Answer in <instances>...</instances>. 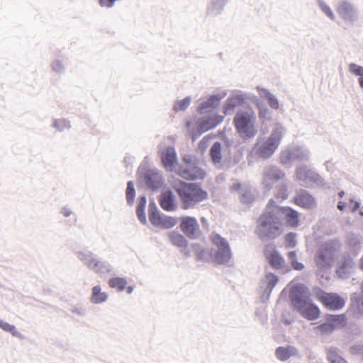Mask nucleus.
<instances>
[{
	"instance_id": "f257e3e1",
	"label": "nucleus",
	"mask_w": 363,
	"mask_h": 363,
	"mask_svg": "<svg viewBox=\"0 0 363 363\" xmlns=\"http://www.w3.org/2000/svg\"><path fill=\"white\" fill-rule=\"evenodd\" d=\"M256 234L263 242L278 238L283 232V223L279 218L274 199H270L264 211L257 220Z\"/></svg>"
},
{
	"instance_id": "f03ea898",
	"label": "nucleus",
	"mask_w": 363,
	"mask_h": 363,
	"mask_svg": "<svg viewBox=\"0 0 363 363\" xmlns=\"http://www.w3.org/2000/svg\"><path fill=\"white\" fill-rule=\"evenodd\" d=\"M182 208L187 210L194 208L198 203L208 198V193L203 190L199 183L180 182L177 188Z\"/></svg>"
},
{
	"instance_id": "7ed1b4c3",
	"label": "nucleus",
	"mask_w": 363,
	"mask_h": 363,
	"mask_svg": "<svg viewBox=\"0 0 363 363\" xmlns=\"http://www.w3.org/2000/svg\"><path fill=\"white\" fill-rule=\"evenodd\" d=\"M257 116L251 106L239 110L235 115L233 123L240 137L243 139L253 138L257 133L256 128Z\"/></svg>"
},
{
	"instance_id": "20e7f679",
	"label": "nucleus",
	"mask_w": 363,
	"mask_h": 363,
	"mask_svg": "<svg viewBox=\"0 0 363 363\" xmlns=\"http://www.w3.org/2000/svg\"><path fill=\"white\" fill-rule=\"evenodd\" d=\"M285 132V128L277 123L268 138L262 145L255 147L259 157L263 159L269 158L280 145Z\"/></svg>"
},
{
	"instance_id": "39448f33",
	"label": "nucleus",
	"mask_w": 363,
	"mask_h": 363,
	"mask_svg": "<svg viewBox=\"0 0 363 363\" xmlns=\"http://www.w3.org/2000/svg\"><path fill=\"white\" fill-rule=\"evenodd\" d=\"M77 256L90 270L101 276L111 274L113 270L109 262L96 259L91 252H77Z\"/></svg>"
},
{
	"instance_id": "423d86ee",
	"label": "nucleus",
	"mask_w": 363,
	"mask_h": 363,
	"mask_svg": "<svg viewBox=\"0 0 363 363\" xmlns=\"http://www.w3.org/2000/svg\"><path fill=\"white\" fill-rule=\"evenodd\" d=\"M211 239L217 248L214 255L215 262L218 264H227L233 256L228 240L217 233L212 234Z\"/></svg>"
},
{
	"instance_id": "0eeeda50",
	"label": "nucleus",
	"mask_w": 363,
	"mask_h": 363,
	"mask_svg": "<svg viewBox=\"0 0 363 363\" xmlns=\"http://www.w3.org/2000/svg\"><path fill=\"white\" fill-rule=\"evenodd\" d=\"M338 246L339 243L335 240H329L322 244L315 256L317 266L320 268L329 267L333 262L334 253Z\"/></svg>"
},
{
	"instance_id": "6e6552de",
	"label": "nucleus",
	"mask_w": 363,
	"mask_h": 363,
	"mask_svg": "<svg viewBox=\"0 0 363 363\" xmlns=\"http://www.w3.org/2000/svg\"><path fill=\"white\" fill-rule=\"evenodd\" d=\"M222 145L220 142H215L211 147L209 150V155L211 158L213 163L216 166H222L225 170L229 169L240 162L238 156L235 155L233 160H228L225 159L222 163Z\"/></svg>"
},
{
	"instance_id": "1a4fd4ad",
	"label": "nucleus",
	"mask_w": 363,
	"mask_h": 363,
	"mask_svg": "<svg viewBox=\"0 0 363 363\" xmlns=\"http://www.w3.org/2000/svg\"><path fill=\"white\" fill-rule=\"evenodd\" d=\"M289 298L294 309L311 300L309 289L303 284H297L291 287Z\"/></svg>"
},
{
	"instance_id": "9d476101",
	"label": "nucleus",
	"mask_w": 363,
	"mask_h": 363,
	"mask_svg": "<svg viewBox=\"0 0 363 363\" xmlns=\"http://www.w3.org/2000/svg\"><path fill=\"white\" fill-rule=\"evenodd\" d=\"M249 99H250V94L242 93L240 91H233L225 102L223 106L224 114H233L236 107L243 106L246 101Z\"/></svg>"
},
{
	"instance_id": "9b49d317",
	"label": "nucleus",
	"mask_w": 363,
	"mask_h": 363,
	"mask_svg": "<svg viewBox=\"0 0 363 363\" xmlns=\"http://www.w3.org/2000/svg\"><path fill=\"white\" fill-rule=\"evenodd\" d=\"M337 12L339 16L347 23H354L359 18L358 9L351 3L342 1L337 5Z\"/></svg>"
},
{
	"instance_id": "f8f14e48",
	"label": "nucleus",
	"mask_w": 363,
	"mask_h": 363,
	"mask_svg": "<svg viewBox=\"0 0 363 363\" xmlns=\"http://www.w3.org/2000/svg\"><path fill=\"white\" fill-rule=\"evenodd\" d=\"M285 176L280 169L275 166H268L264 169L262 184L267 190L272 188L274 182L282 179Z\"/></svg>"
},
{
	"instance_id": "ddd939ff",
	"label": "nucleus",
	"mask_w": 363,
	"mask_h": 363,
	"mask_svg": "<svg viewBox=\"0 0 363 363\" xmlns=\"http://www.w3.org/2000/svg\"><path fill=\"white\" fill-rule=\"evenodd\" d=\"M180 224L182 232L189 238H197L200 233L199 225L194 217L184 216Z\"/></svg>"
},
{
	"instance_id": "4468645a",
	"label": "nucleus",
	"mask_w": 363,
	"mask_h": 363,
	"mask_svg": "<svg viewBox=\"0 0 363 363\" xmlns=\"http://www.w3.org/2000/svg\"><path fill=\"white\" fill-rule=\"evenodd\" d=\"M296 178L297 180L306 182L309 180L318 184H323V179L316 172L304 164L299 165L296 169Z\"/></svg>"
},
{
	"instance_id": "2eb2a0df",
	"label": "nucleus",
	"mask_w": 363,
	"mask_h": 363,
	"mask_svg": "<svg viewBox=\"0 0 363 363\" xmlns=\"http://www.w3.org/2000/svg\"><path fill=\"white\" fill-rule=\"evenodd\" d=\"M179 175L187 180H195L203 179L206 176V173L194 162L182 167L179 169Z\"/></svg>"
},
{
	"instance_id": "dca6fc26",
	"label": "nucleus",
	"mask_w": 363,
	"mask_h": 363,
	"mask_svg": "<svg viewBox=\"0 0 363 363\" xmlns=\"http://www.w3.org/2000/svg\"><path fill=\"white\" fill-rule=\"evenodd\" d=\"M265 256L269 264L273 269L276 270H283L284 272L289 271L284 258L277 250L273 249L266 251Z\"/></svg>"
},
{
	"instance_id": "f3484780",
	"label": "nucleus",
	"mask_w": 363,
	"mask_h": 363,
	"mask_svg": "<svg viewBox=\"0 0 363 363\" xmlns=\"http://www.w3.org/2000/svg\"><path fill=\"white\" fill-rule=\"evenodd\" d=\"M143 180L147 187L153 191L160 188L162 184V176L155 169L146 170L143 175Z\"/></svg>"
},
{
	"instance_id": "a211bd4d",
	"label": "nucleus",
	"mask_w": 363,
	"mask_h": 363,
	"mask_svg": "<svg viewBox=\"0 0 363 363\" xmlns=\"http://www.w3.org/2000/svg\"><path fill=\"white\" fill-rule=\"evenodd\" d=\"M227 94L226 91L220 94L211 95L207 101L201 103L198 107V111L200 114L210 113L219 104L220 100Z\"/></svg>"
},
{
	"instance_id": "6ab92c4d",
	"label": "nucleus",
	"mask_w": 363,
	"mask_h": 363,
	"mask_svg": "<svg viewBox=\"0 0 363 363\" xmlns=\"http://www.w3.org/2000/svg\"><path fill=\"white\" fill-rule=\"evenodd\" d=\"M295 310L297 311L302 317L308 320L318 319L320 313L319 308L312 302V300H310Z\"/></svg>"
},
{
	"instance_id": "aec40b11",
	"label": "nucleus",
	"mask_w": 363,
	"mask_h": 363,
	"mask_svg": "<svg viewBox=\"0 0 363 363\" xmlns=\"http://www.w3.org/2000/svg\"><path fill=\"white\" fill-rule=\"evenodd\" d=\"M323 303L329 309L338 310L342 308L345 301L343 298L337 294H328L324 293L320 297Z\"/></svg>"
},
{
	"instance_id": "412c9836",
	"label": "nucleus",
	"mask_w": 363,
	"mask_h": 363,
	"mask_svg": "<svg viewBox=\"0 0 363 363\" xmlns=\"http://www.w3.org/2000/svg\"><path fill=\"white\" fill-rule=\"evenodd\" d=\"M276 208L282 222L285 219L286 223L291 226H296L298 225V213L297 211L291 208L281 207L278 205H276Z\"/></svg>"
},
{
	"instance_id": "4be33fe9",
	"label": "nucleus",
	"mask_w": 363,
	"mask_h": 363,
	"mask_svg": "<svg viewBox=\"0 0 363 363\" xmlns=\"http://www.w3.org/2000/svg\"><path fill=\"white\" fill-rule=\"evenodd\" d=\"M294 202L296 205L304 208L311 209L315 207V201L313 196L306 190L300 189L294 197Z\"/></svg>"
},
{
	"instance_id": "5701e85b",
	"label": "nucleus",
	"mask_w": 363,
	"mask_h": 363,
	"mask_svg": "<svg viewBox=\"0 0 363 363\" xmlns=\"http://www.w3.org/2000/svg\"><path fill=\"white\" fill-rule=\"evenodd\" d=\"M160 204L167 211H172L176 208L175 196L170 190L161 194L160 196Z\"/></svg>"
},
{
	"instance_id": "b1692460",
	"label": "nucleus",
	"mask_w": 363,
	"mask_h": 363,
	"mask_svg": "<svg viewBox=\"0 0 363 363\" xmlns=\"http://www.w3.org/2000/svg\"><path fill=\"white\" fill-rule=\"evenodd\" d=\"M276 357L281 361H286L290 357L296 356L298 354V350L293 346L278 347L276 349Z\"/></svg>"
},
{
	"instance_id": "393cba45",
	"label": "nucleus",
	"mask_w": 363,
	"mask_h": 363,
	"mask_svg": "<svg viewBox=\"0 0 363 363\" xmlns=\"http://www.w3.org/2000/svg\"><path fill=\"white\" fill-rule=\"evenodd\" d=\"M278 281V277L272 273H268L262 284L261 287L264 288L263 296L268 298Z\"/></svg>"
},
{
	"instance_id": "a878e982",
	"label": "nucleus",
	"mask_w": 363,
	"mask_h": 363,
	"mask_svg": "<svg viewBox=\"0 0 363 363\" xmlns=\"http://www.w3.org/2000/svg\"><path fill=\"white\" fill-rule=\"evenodd\" d=\"M161 158L164 167L167 169H171L177 161V154L174 148L171 146L167 147L165 152L162 154Z\"/></svg>"
},
{
	"instance_id": "bb28decb",
	"label": "nucleus",
	"mask_w": 363,
	"mask_h": 363,
	"mask_svg": "<svg viewBox=\"0 0 363 363\" xmlns=\"http://www.w3.org/2000/svg\"><path fill=\"white\" fill-rule=\"evenodd\" d=\"M223 120V117L216 116L214 117H208L201 121L199 124V130L202 133L213 128Z\"/></svg>"
},
{
	"instance_id": "cd10ccee",
	"label": "nucleus",
	"mask_w": 363,
	"mask_h": 363,
	"mask_svg": "<svg viewBox=\"0 0 363 363\" xmlns=\"http://www.w3.org/2000/svg\"><path fill=\"white\" fill-rule=\"evenodd\" d=\"M327 360L330 363H348L341 356V351L335 347H328L325 349Z\"/></svg>"
},
{
	"instance_id": "c85d7f7f",
	"label": "nucleus",
	"mask_w": 363,
	"mask_h": 363,
	"mask_svg": "<svg viewBox=\"0 0 363 363\" xmlns=\"http://www.w3.org/2000/svg\"><path fill=\"white\" fill-rule=\"evenodd\" d=\"M353 262L351 259H345L337 269V274L341 278L345 279L350 276L353 272Z\"/></svg>"
},
{
	"instance_id": "c756f323",
	"label": "nucleus",
	"mask_w": 363,
	"mask_h": 363,
	"mask_svg": "<svg viewBox=\"0 0 363 363\" xmlns=\"http://www.w3.org/2000/svg\"><path fill=\"white\" fill-rule=\"evenodd\" d=\"M326 320L333 326V329L343 328L347 323V319L344 314L341 315H328Z\"/></svg>"
},
{
	"instance_id": "7c9ffc66",
	"label": "nucleus",
	"mask_w": 363,
	"mask_h": 363,
	"mask_svg": "<svg viewBox=\"0 0 363 363\" xmlns=\"http://www.w3.org/2000/svg\"><path fill=\"white\" fill-rule=\"evenodd\" d=\"M108 298V295L105 292H101V288L97 285L93 287L91 301L93 303L99 304L105 302Z\"/></svg>"
},
{
	"instance_id": "2f4dec72",
	"label": "nucleus",
	"mask_w": 363,
	"mask_h": 363,
	"mask_svg": "<svg viewBox=\"0 0 363 363\" xmlns=\"http://www.w3.org/2000/svg\"><path fill=\"white\" fill-rule=\"evenodd\" d=\"M149 218L152 224L155 226H160V221L162 215L159 213L157 208L154 202H150L148 206Z\"/></svg>"
},
{
	"instance_id": "473e14b6",
	"label": "nucleus",
	"mask_w": 363,
	"mask_h": 363,
	"mask_svg": "<svg viewBox=\"0 0 363 363\" xmlns=\"http://www.w3.org/2000/svg\"><path fill=\"white\" fill-rule=\"evenodd\" d=\"M147 203V199L145 196H142L139 199V202L136 207V214L138 218V220L143 223L145 224L147 223L146 216L145 213V208Z\"/></svg>"
},
{
	"instance_id": "72a5a7b5",
	"label": "nucleus",
	"mask_w": 363,
	"mask_h": 363,
	"mask_svg": "<svg viewBox=\"0 0 363 363\" xmlns=\"http://www.w3.org/2000/svg\"><path fill=\"white\" fill-rule=\"evenodd\" d=\"M169 240L172 245L178 247H184L187 246L186 239L180 233L172 231L169 234Z\"/></svg>"
},
{
	"instance_id": "f704fd0d",
	"label": "nucleus",
	"mask_w": 363,
	"mask_h": 363,
	"mask_svg": "<svg viewBox=\"0 0 363 363\" xmlns=\"http://www.w3.org/2000/svg\"><path fill=\"white\" fill-rule=\"evenodd\" d=\"M294 159L298 161H308L310 152L308 149L303 147H293Z\"/></svg>"
},
{
	"instance_id": "c9c22d12",
	"label": "nucleus",
	"mask_w": 363,
	"mask_h": 363,
	"mask_svg": "<svg viewBox=\"0 0 363 363\" xmlns=\"http://www.w3.org/2000/svg\"><path fill=\"white\" fill-rule=\"evenodd\" d=\"M0 328L5 332L11 333L13 337H18L21 340H23L25 338L24 335L17 330L15 325H11L2 320H0Z\"/></svg>"
},
{
	"instance_id": "e433bc0d",
	"label": "nucleus",
	"mask_w": 363,
	"mask_h": 363,
	"mask_svg": "<svg viewBox=\"0 0 363 363\" xmlns=\"http://www.w3.org/2000/svg\"><path fill=\"white\" fill-rule=\"evenodd\" d=\"M348 69L351 74L359 77L358 83L359 86L363 89V67L355 63H350Z\"/></svg>"
},
{
	"instance_id": "4c0bfd02",
	"label": "nucleus",
	"mask_w": 363,
	"mask_h": 363,
	"mask_svg": "<svg viewBox=\"0 0 363 363\" xmlns=\"http://www.w3.org/2000/svg\"><path fill=\"white\" fill-rule=\"evenodd\" d=\"M127 284V280L123 277H113L108 281L110 287L117 289L119 291H123Z\"/></svg>"
},
{
	"instance_id": "58836bf2",
	"label": "nucleus",
	"mask_w": 363,
	"mask_h": 363,
	"mask_svg": "<svg viewBox=\"0 0 363 363\" xmlns=\"http://www.w3.org/2000/svg\"><path fill=\"white\" fill-rule=\"evenodd\" d=\"M191 96H188L182 100L174 101L172 109L175 112L184 111L190 105Z\"/></svg>"
},
{
	"instance_id": "ea45409f",
	"label": "nucleus",
	"mask_w": 363,
	"mask_h": 363,
	"mask_svg": "<svg viewBox=\"0 0 363 363\" xmlns=\"http://www.w3.org/2000/svg\"><path fill=\"white\" fill-rule=\"evenodd\" d=\"M289 262L291 267L296 271H301L304 269V264L298 262L297 260V254L296 251H290L287 255Z\"/></svg>"
},
{
	"instance_id": "a19ab883",
	"label": "nucleus",
	"mask_w": 363,
	"mask_h": 363,
	"mask_svg": "<svg viewBox=\"0 0 363 363\" xmlns=\"http://www.w3.org/2000/svg\"><path fill=\"white\" fill-rule=\"evenodd\" d=\"M125 196H126L127 203L129 206L133 205L134 201H135V189L134 183L133 181H129L127 183Z\"/></svg>"
},
{
	"instance_id": "79ce46f5",
	"label": "nucleus",
	"mask_w": 363,
	"mask_h": 363,
	"mask_svg": "<svg viewBox=\"0 0 363 363\" xmlns=\"http://www.w3.org/2000/svg\"><path fill=\"white\" fill-rule=\"evenodd\" d=\"M294 159L293 149L287 148L281 150L280 153V162L284 165L290 164Z\"/></svg>"
},
{
	"instance_id": "37998d69",
	"label": "nucleus",
	"mask_w": 363,
	"mask_h": 363,
	"mask_svg": "<svg viewBox=\"0 0 363 363\" xmlns=\"http://www.w3.org/2000/svg\"><path fill=\"white\" fill-rule=\"evenodd\" d=\"M240 201L242 203H250L254 201L255 195L254 194L248 189H241L240 192Z\"/></svg>"
},
{
	"instance_id": "c03bdc74",
	"label": "nucleus",
	"mask_w": 363,
	"mask_h": 363,
	"mask_svg": "<svg viewBox=\"0 0 363 363\" xmlns=\"http://www.w3.org/2000/svg\"><path fill=\"white\" fill-rule=\"evenodd\" d=\"M52 126L59 131H63L71 128L70 122L65 118L55 119Z\"/></svg>"
},
{
	"instance_id": "a18cd8bd",
	"label": "nucleus",
	"mask_w": 363,
	"mask_h": 363,
	"mask_svg": "<svg viewBox=\"0 0 363 363\" xmlns=\"http://www.w3.org/2000/svg\"><path fill=\"white\" fill-rule=\"evenodd\" d=\"M177 223V219L174 217L162 216L160 221V226L168 229L174 227Z\"/></svg>"
},
{
	"instance_id": "49530a36",
	"label": "nucleus",
	"mask_w": 363,
	"mask_h": 363,
	"mask_svg": "<svg viewBox=\"0 0 363 363\" xmlns=\"http://www.w3.org/2000/svg\"><path fill=\"white\" fill-rule=\"evenodd\" d=\"M318 4L320 9V10L328 16L330 20L335 21V16L333 12L330 7L323 0H317Z\"/></svg>"
},
{
	"instance_id": "de8ad7c7",
	"label": "nucleus",
	"mask_w": 363,
	"mask_h": 363,
	"mask_svg": "<svg viewBox=\"0 0 363 363\" xmlns=\"http://www.w3.org/2000/svg\"><path fill=\"white\" fill-rule=\"evenodd\" d=\"M296 233H289L285 236L286 247L287 248L294 247L296 245Z\"/></svg>"
},
{
	"instance_id": "09e8293b",
	"label": "nucleus",
	"mask_w": 363,
	"mask_h": 363,
	"mask_svg": "<svg viewBox=\"0 0 363 363\" xmlns=\"http://www.w3.org/2000/svg\"><path fill=\"white\" fill-rule=\"evenodd\" d=\"M259 116L262 119L269 120L271 118V112L265 106L258 105Z\"/></svg>"
},
{
	"instance_id": "8fccbe9b",
	"label": "nucleus",
	"mask_w": 363,
	"mask_h": 363,
	"mask_svg": "<svg viewBox=\"0 0 363 363\" xmlns=\"http://www.w3.org/2000/svg\"><path fill=\"white\" fill-rule=\"evenodd\" d=\"M317 329L322 334H329L333 332L335 330L333 329V326H332L328 321L326 320V323L320 324L317 327Z\"/></svg>"
},
{
	"instance_id": "3c124183",
	"label": "nucleus",
	"mask_w": 363,
	"mask_h": 363,
	"mask_svg": "<svg viewBox=\"0 0 363 363\" xmlns=\"http://www.w3.org/2000/svg\"><path fill=\"white\" fill-rule=\"evenodd\" d=\"M347 242L351 247H356L360 244L361 238H359V235H355L354 233H351L348 235Z\"/></svg>"
},
{
	"instance_id": "603ef678",
	"label": "nucleus",
	"mask_w": 363,
	"mask_h": 363,
	"mask_svg": "<svg viewBox=\"0 0 363 363\" xmlns=\"http://www.w3.org/2000/svg\"><path fill=\"white\" fill-rule=\"evenodd\" d=\"M267 100L268 101V104L270 106V107L273 109H278L279 107V101L277 99V98L273 94H271L268 96V97L267 98Z\"/></svg>"
},
{
	"instance_id": "864d4df0",
	"label": "nucleus",
	"mask_w": 363,
	"mask_h": 363,
	"mask_svg": "<svg viewBox=\"0 0 363 363\" xmlns=\"http://www.w3.org/2000/svg\"><path fill=\"white\" fill-rule=\"evenodd\" d=\"M52 69L54 72L61 74L64 72L65 67L62 62L55 60L52 64Z\"/></svg>"
},
{
	"instance_id": "5fc2aeb1",
	"label": "nucleus",
	"mask_w": 363,
	"mask_h": 363,
	"mask_svg": "<svg viewBox=\"0 0 363 363\" xmlns=\"http://www.w3.org/2000/svg\"><path fill=\"white\" fill-rule=\"evenodd\" d=\"M226 1V0H212L213 9L220 12L223 9Z\"/></svg>"
},
{
	"instance_id": "6e6d98bb",
	"label": "nucleus",
	"mask_w": 363,
	"mask_h": 363,
	"mask_svg": "<svg viewBox=\"0 0 363 363\" xmlns=\"http://www.w3.org/2000/svg\"><path fill=\"white\" fill-rule=\"evenodd\" d=\"M288 197L287 190L285 186H282L279 190L277 194V198L281 200L286 199Z\"/></svg>"
},
{
	"instance_id": "4d7b16f0",
	"label": "nucleus",
	"mask_w": 363,
	"mask_h": 363,
	"mask_svg": "<svg viewBox=\"0 0 363 363\" xmlns=\"http://www.w3.org/2000/svg\"><path fill=\"white\" fill-rule=\"evenodd\" d=\"M257 89V91H259V96L262 98H265L266 99L268 97V96L272 94L268 89H266L264 88L258 86Z\"/></svg>"
},
{
	"instance_id": "13d9d810",
	"label": "nucleus",
	"mask_w": 363,
	"mask_h": 363,
	"mask_svg": "<svg viewBox=\"0 0 363 363\" xmlns=\"http://www.w3.org/2000/svg\"><path fill=\"white\" fill-rule=\"evenodd\" d=\"M72 311L80 316H84L86 315V310L83 308H74Z\"/></svg>"
},
{
	"instance_id": "bf43d9fd",
	"label": "nucleus",
	"mask_w": 363,
	"mask_h": 363,
	"mask_svg": "<svg viewBox=\"0 0 363 363\" xmlns=\"http://www.w3.org/2000/svg\"><path fill=\"white\" fill-rule=\"evenodd\" d=\"M357 306L361 313H363V297L357 298Z\"/></svg>"
},
{
	"instance_id": "052dcab7",
	"label": "nucleus",
	"mask_w": 363,
	"mask_h": 363,
	"mask_svg": "<svg viewBox=\"0 0 363 363\" xmlns=\"http://www.w3.org/2000/svg\"><path fill=\"white\" fill-rule=\"evenodd\" d=\"M183 161L185 162V166L189 165V164L190 163L195 162L194 160H193V158L190 155L184 156Z\"/></svg>"
},
{
	"instance_id": "680f3d73",
	"label": "nucleus",
	"mask_w": 363,
	"mask_h": 363,
	"mask_svg": "<svg viewBox=\"0 0 363 363\" xmlns=\"http://www.w3.org/2000/svg\"><path fill=\"white\" fill-rule=\"evenodd\" d=\"M61 213L65 216V217H69L71 216V214L72 213V211L67 208V207H63L62 209H61Z\"/></svg>"
},
{
	"instance_id": "e2e57ef3",
	"label": "nucleus",
	"mask_w": 363,
	"mask_h": 363,
	"mask_svg": "<svg viewBox=\"0 0 363 363\" xmlns=\"http://www.w3.org/2000/svg\"><path fill=\"white\" fill-rule=\"evenodd\" d=\"M350 202L354 203V206L352 210L353 212L357 211V209L360 207V203L359 201H354L353 199H350Z\"/></svg>"
},
{
	"instance_id": "0e129e2a",
	"label": "nucleus",
	"mask_w": 363,
	"mask_h": 363,
	"mask_svg": "<svg viewBox=\"0 0 363 363\" xmlns=\"http://www.w3.org/2000/svg\"><path fill=\"white\" fill-rule=\"evenodd\" d=\"M181 248V252L183 253L186 257H189L190 255V251L186 248V247Z\"/></svg>"
},
{
	"instance_id": "69168bd1",
	"label": "nucleus",
	"mask_w": 363,
	"mask_h": 363,
	"mask_svg": "<svg viewBox=\"0 0 363 363\" xmlns=\"http://www.w3.org/2000/svg\"><path fill=\"white\" fill-rule=\"evenodd\" d=\"M345 207V203L344 202H342V201H339V202H338V203H337V208L340 211H344Z\"/></svg>"
},
{
	"instance_id": "338daca9",
	"label": "nucleus",
	"mask_w": 363,
	"mask_h": 363,
	"mask_svg": "<svg viewBox=\"0 0 363 363\" xmlns=\"http://www.w3.org/2000/svg\"><path fill=\"white\" fill-rule=\"evenodd\" d=\"M133 289H134L133 286H128V288H127V293H128V294H132V293H133Z\"/></svg>"
},
{
	"instance_id": "774afa93",
	"label": "nucleus",
	"mask_w": 363,
	"mask_h": 363,
	"mask_svg": "<svg viewBox=\"0 0 363 363\" xmlns=\"http://www.w3.org/2000/svg\"><path fill=\"white\" fill-rule=\"evenodd\" d=\"M360 268L363 270V257L361 258L360 260Z\"/></svg>"
}]
</instances>
